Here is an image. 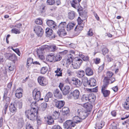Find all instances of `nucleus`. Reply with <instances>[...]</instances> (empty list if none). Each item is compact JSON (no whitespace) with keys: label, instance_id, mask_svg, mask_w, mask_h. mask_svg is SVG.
Returning a JSON list of instances; mask_svg holds the SVG:
<instances>
[{"label":"nucleus","instance_id":"obj_15","mask_svg":"<svg viewBox=\"0 0 129 129\" xmlns=\"http://www.w3.org/2000/svg\"><path fill=\"white\" fill-rule=\"evenodd\" d=\"M108 78L105 77L103 80L104 84L102 87V90H106L105 89L107 87L109 83L110 82L109 81H108Z\"/></svg>","mask_w":129,"mask_h":129},{"label":"nucleus","instance_id":"obj_18","mask_svg":"<svg viewBox=\"0 0 129 129\" xmlns=\"http://www.w3.org/2000/svg\"><path fill=\"white\" fill-rule=\"evenodd\" d=\"M8 56L9 59L13 61L14 63H15V61L17 60V57L15 54L9 53Z\"/></svg>","mask_w":129,"mask_h":129},{"label":"nucleus","instance_id":"obj_25","mask_svg":"<svg viewBox=\"0 0 129 129\" xmlns=\"http://www.w3.org/2000/svg\"><path fill=\"white\" fill-rule=\"evenodd\" d=\"M104 122L101 121L100 122H97L96 124L95 129H101L102 128L104 125Z\"/></svg>","mask_w":129,"mask_h":129},{"label":"nucleus","instance_id":"obj_27","mask_svg":"<svg viewBox=\"0 0 129 129\" xmlns=\"http://www.w3.org/2000/svg\"><path fill=\"white\" fill-rule=\"evenodd\" d=\"M53 31L51 29L47 28L46 29V36L47 37H49L52 34Z\"/></svg>","mask_w":129,"mask_h":129},{"label":"nucleus","instance_id":"obj_12","mask_svg":"<svg viewBox=\"0 0 129 129\" xmlns=\"http://www.w3.org/2000/svg\"><path fill=\"white\" fill-rule=\"evenodd\" d=\"M55 23V22L52 20H48L46 21L47 25L53 29H55L57 27Z\"/></svg>","mask_w":129,"mask_h":129},{"label":"nucleus","instance_id":"obj_13","mask_svg":"<svg viewBox=\"0 0 129 129\" xmlns=\"http://www.w3.org/2000/svg\"><path fill=\"white\" fill-rule=\"evenodd\" d=\"M72 81L73 84L76 86L77 87H79L82 84V82L78 79L73 78L72 79Z\"/></svg>","mask_w":129,"mask_h":129},{"label":"nucleus","instance_id":"obj_62","mask_svg":"<svg viewBox=\"0 0 129 129\" xmlns=\"http://www.w3.org/2000/svg\"><path fill=\"white\" fill-rule=\"evenodd\" d=\"M106 58L107 61L108 62L111 61L112 59L110 57H109L108 55L107 56Z\"/></svg>","mask_w":129,"mask_h":129},{"label":"nucleus","instance_id":"obj_24","mask_svg":"<svg viewBox=\"0 0 129 129\" xmlns=\"http://www.w3.org/2000/svg\"><path fill=\"white\" fill-rule=\"evenodd\" d=\"M86 74L88 76H90L92 75L93 74V71L90 68L87 67L85 70Z\"/></svg>","mask_w":129,"mask_h":129},{"label":"nucleus","instance_id":"obj_29","mask_svg":"<svg viewBox=\"0 0 129 129\" xmlns=\"http://www.w3.org/2000/svg\"><path fill=\"white\" fill-rule=\"evenodd\" d=\"M62 71V70L60 68H57L56 70L55 71V73H56L55 76L58 77L62 76V74L61 72Z\"/></svg>","mask_w":129,"mask_h":129},{"label":"nucleus","instance_id":"obj_17","mask_svg":"<svg viewBox=\"0 0 129 129\" xmlns=\"http://www.w3.org/2000/svg\"><path fill=\"white\" fill-rule=\"evenodd\" d=\"M83 107L85 108L87 111H90L92 109V106L90 103H86L83 104Z\"/></svg>","mask_w":129,"mask_h":129},{"label":"nucleus","instance_id":"obj_19","mask_svg":"<svg viewBox=\"0 0 129 129\" xmlns=\"http://www.w3.org/2000/svg\"><path fill=\"white\" fill-rule=\"evenodd\" d=\"M79 114L82 120L84 119L88 116L87 113L85 111H80L79 113Z\"/></svg>","mask_w":129,"mask_h":129},{"label":"nucleus","instance_id":"obj_8","mask_svg":"<svg viewBox=\"0 0 129 129\" xmlns=\"http://www.w3.org/2000/svg\"><path fill=\"white\" fill-rule=\"evenodd\" d=\"M55 103V106L57 108L60 109L65 104V102L62 101H58L56 99L53 100Z\"/></svg>","mask_w":129,"mask_h":129},{"label":"nucleus","instance_id":"obj_56","mask_svg":"<svg viewBox=\"0 0 129 129\" xmlns=\"http://www.w3.org/2000/svg\"><path fill=\"white\" fill-rule=\"evenodd\" d=\"M52 129H62L61 127L58 125H54L52 127Z\"/></svg>","mask_w":129,"mask_h":129},{"label":"nucleus","instance_id":"obj_57","mask_svg":"<svg viewBox=\"0 0 129 129\" xmlns=\"http://www.w3.org/2000/svg\"><path fill=\"white\" fill-rule=\"evenodd\" d=\"M68 52V50H66L60 52V54L61 55H64L67 54Z\"/></svg>","mask_w":129,"mask_h":129},{"label":"nucleus","instance_id":"obj_37","mask_svg":"<svg viewBox=\"0 0 129 129\" xmlns=\"http://www.w3.org/2000/svg\"><path fill=\"white\" fill-rule=\"evenodd\" d=\"M81 100L82 101L86 102L87 101H88V96L86 95L83 94L81 98Z\"/></svg>","mask_w":129,"mask_h":129},{"label":"nucleus","instance_id":"obj_43","mask_svg":"<svg viewBox=\"0 0 129 129\" xmlns=\"http://www.w3.org/2000/svg\"><path fill=\"white\" fill-rule=\"evenodd\" d=\"M8 108V105L7 103H5L4 108V109L3 111V114H4L5 115L6 113L7 110V109Z\"/></svg>","mask_w":129,"mask_h":129},{"label":"nucleus","instance_id":"obj_36","mask_svg":"<svg viewBox=\"0 0 129 129\" xmlns=\"http://www.w3.org/2000/svg\"><path fill=\"white\" fill-rule=\"evenodd\" d=\"M102 92L104 96L105 97L109 95L110 93V91L109 90H102Z\"/></svg>","mask_w":129,"mask_h":129},{"label":"nucleus","instance_id":"obj_10","mask_svg":"<svg viewBox=\"0 0 129 129\" xmlns=\"http://www.w3.org/2000/svg\"><path fill=\"white\" fill-rule=\"evenodd\" d=\"M38 80L39 83L42 86L46 85L47 83L46 79L42 76L39 77L38 78Z\"/></svg>","mask_w":129,"mask_h":129},{"label":"nucleus","instance_id":"obj_64","mask_svg":"<svg viewBox=\"0 0 129 129\" xmlns=\"http://www.w3.org/2000/svg\"><path fill=\"white\" fill-rule=\"evenodd\" d=\"M109 129H117L116 126L114 125H112L111 126Z\"/></svg>","mask_w":129,"mask_h":129},{"label":"nucleus","instance_id":"obj_3","mask_svg":"<svg viewBox=\"0 0 129 129\" xmlns=\"http://www.w3.org/2000/svg\"><path fill=\"white\" fill-rule=\"evenodd\" d=\"M82 82L84 86L86 87H92L96 85V81L93 78H91L88 80L87 77H84L82 79Z\"/></svg>","mask_w":129,"mask_h":129},{"label":"nucleus","instance_id":"obj_28","mask_svg":"<svg viewBox=\"0 0 129 129\" xmlns=\"http://www.w3.org/2000/svg\"><path fill=\"white\" fill-rule=\"evenodd\" d=\"M75 13L73 11H71L69 12L68 14V18L70 19H73L75 17Z\"/></svg>","mask_w":129,"mask_h":129},{"label":"nucleus","instance_id":"obj_38","mask_svg":"<svg viewBox=\"0 0 129 129\" xmlns=\"http://www.w3.org/2000/svg\"><path fill=\"white\" fill-rule=\"evenodd\" d=\"M82 19L83 20H85L87 18V13L86 12H82L80 15Z\"/></svg>","mask_w":129,"mask_h":129},{"label":"nucleus","instance_id":"obj_31","mask_svg":"<svg viewBox=\"0 0 129 129\" xmlns=\"http://www.w3.org/2000/svg\"><path fill=\"white\" fill-rule=\"evenodd\" d=\"M62 111L63 115H67L70 112L69 109L68 108L66 107H64L62 108Z\"/></svg>","mask_w":129,"mask_h":129},{"label":"nucleus","instance_id":"obj_21","mask_svg":"<svg viewBox=\"0 0 129 129\" xmlns=\"http://www.w3.org/2000/svg\"><path fill=\"white\" fill-rule=\"evenodd\" d=\"M54 54L52 53L47 56L46 59L48 61L52 62L54 60Z\"/></svg>","mask_w":129,"mask_h":129},{"label":"nucleus","instance_id":"obj_39","mask_svg":"<svg viewBox=\"0 0 129 129\" xmlns=\"http://www.w3.org/2000/svg\"><path fill=\"white\" fill-rule=\"evenodd\" d=\"M11 31L12 33L16 34H19L20 33V28H14L12 29Z\"/></svg>","mask_w":129,"mask_h":129},{"label":"nucleus","instance_id":"obj_22","mask_svg":"<svg viewBox=\"0 0 129 129\" xmlns=\"http://www.w3.org/2000/svg\"><path fill=\"white\" fill-rule=\"evenodd\" d=\"M45 46L46 49H48L50 51H54L57 49V48L55 45L50 46L45 45Z\"/></svg>","mask_w":129,"mask_h":129},{"label":"nucleus","instance_id":"obj_6","mask_svg":"<svg viewBox=\"0 0 129 129\" xmlns=\"http://www.w3.org/2000/svg\"><path fill=\"white\" fill-rule=\"evenodd\" d=\"M34 30L38 36L41 37L43 33L42 28L40 26L38 25L34 26Z\"/></svg>","mask_w":129,"mask_h":129},{"label":"nucleus","instance_id":"obj_47","mask_svg":"<svg viewBox=\"0 0 129 129\" xmlns=\"http://www.w3.org/2000/svg\"><path fill=\"white\" fill-rule=\"evenodd\" d=\"M47 5H52L55 3L54 0H47Z\"/></svg>","mask_w":129,"mask_h":129},{"label":"nucleus","instance_id":"obj_49","mask_svg":"<svg viewBox=\"0 0 129 129\" xmlns=\"http://www.w3.org/2000/svg\"><path fill=\"white\" fill-rule=\"evenodd\" d=\"M36 24H41L42 23V22L40 18H39L37 19L35 21Z\"/></svg>","mask_w":129,"mask_h":129},{"label":"nucleus","instance_id":"obj_30","mask_svg":"<svg viewBox=\"0 0 129 129\" xmlns=\"http://www.w3.org/2000/svg\"><path fill=\"white\" fill-rule=\"evenodd\" d=\"M57 33L58 35L60 37H63L66 35L65 30H59L58 31H57Z\"/></svg>","mask_w":129,"mask_h":129},{"label":"nucleus","instance_id":"obj_44","mask_svg":"<svg viewBox=\"0 0 129 129\" xmlns=\"http://www.w3.org/2000/svg\"><path fill=\"white\" fill-rule=\"evenodd\" d=\"M26 129H34V128L31 125L29 122H27L26 124Z\"/></svg>","mask_w":129,"mask_h":129},{"label":"nucleus","instance_id":"obj_46","mask_svg":"<svg viewBox=\"0 0 129 129\" xmlns=\"http://www.w3.org/2000/svg\"><path fill=\"white\" fill-rule=\"evenodd\" d=\"M107 77H107L108 78V81H109V78L111 77L113 75L112 73L111 72H108L107 73Z\"/></svg>","mask_w":129,"mask_h":129},{"label":"nucleus","instance_id":"obj_42","mask_svg":"<svg viewBox=\"0 0 129 129\" xmlns=\"http://www.w3.org/2000/svg\"><path fill=\"white\" fill-rule=\"evenodd\" d=\"M33 59L31 58H28L27 61V65L28 66H29L30 64H32V63H33Z\"/></svg>","mask_w":129,"mask_h":129},{"label":"nucleus","instance_id":"obj_58","mask_svg":"<svg viewBox=\"0 0 129 129\" xmlns=\"http://www.w3.org/2000/svg\"><path fill=\"white\" fill-rule=\"evenodd\" d=\"M23 123L22 122H19L18 124V126L19 128H21L23 125Z\"/></svg>","mask_w":129,"mask_h":129},{"label":"nucleus","instance_id":"obj_45","mask_svg":"<svg viewBox=\"0 0 129 129\" xmlns=\"http://www.w3.org/2000/svg\"><path fill=\"white\" fill-rule=\"evenodd\" d=\"M47 104L46 103H44L41 104V106L42 110L43 111L45 110L47 106Z\"/></svg>","mask_w":129,"mask_h":129},{"label":"nucleus","instance_id":"obj_59","mask_svg":"<svg viewBox=\"0 0 129 129\" xmlns=\"http://www.w3.org/2000/svg\"><path fill=\"white\" fill-rule=\"evenodd\" d=\"M23 90L22 88H19L17 89L16 91V92H19V93H22Z\"/></svg>","mask_w":129,"mask_h":129},{"label":"nucleus","instance_id":"obj_5","mask_svg":"<svg viewBox=\"0 0 129 129\" xmlns=\"http://www.w3.org/2000/svg\"><path fill=\"white\" fill-rule=\"evenodd\" d=\"M79 91L78 90L76 89L68 95V98L69 99H70L73 97L75 99H77L79 98Z\"/></svg>","mask_w":129,"mask_h":129},{"label":"nucleus","instance_id":"obj_16","mask_svg":"<svg viewBox=\"0 0 129 129\" xmlns=\"http://www.w3.org/2000/svg\"><path fill=\"white\" fill-rule=\"evenodd\" d=\"M46 49L45 45L39 47L37 50V52L38 55L43 54L45 52V51Z\"/></svg>","mask_w":129,"mask_h":129},{"label":"nucleus","instance_id":"obj_55","mask_svg":"<svg viewBox=\"0 0 129 129\" xmlns=\"http://www.w3.org/2000/svg\"><path fill=\"white\" fill-rule=\"evenodd\" d=\"M4 100H5L6 103L7 104L9 103L10 101V98L9 97L7 96L5 97V98H4Z\"/></svg>","mask_w":129,"mask_h":129},{"label":"nucleus","instance_id":"obj_33","mask_svg":"<svg viewBox=\"0 0 129 129\" xmlns=\"http://www.w3.org/2000/svg\"><path fill=\"white\" fill-rule=\"evenodd\" d=\"M123 106L124 108L126 109L129 108V97L126 99V101L125 102Z\"/></svg>","mask_w":129,"mask_h":129},{"label":"nucleus","instance_id":"obj_11","mask_svg":"<svg viewBox=\"0 0 129 129\" xmlns=\"http://www.w3.org/2000/svg\"><path fill=\"white\" fill-rule=\"evenodd\" d=\"M72 6L73 8L77 9L78 11H81L82 10V8H80V6L79 3H77L76 0H73L71 3Z\"/></svg>","mask_w":129,"mask_h":129},{"label":"nucleus","instance_id":"obj_53","mask_svg":"<svg viewBox=\"0 0 129 129\" xmlns=\"http://www.w3.org/2000/svg\"><path fill=\"white\" fill-rule=\"evenodd\" d=\"M102 51L103 55H104L108 52V50L107 48H104L103 49Z\"/></svg>","mask_w":129,"mask_h":129},{"label":"nucleus","instance_id":"obj_14","mask_svg":"<svg viewBox=\"0 0 129 129\" xmlns=\"http://www.w3.org/2000/svg\"><path fill=\"white\" fill-rule=\"evenodd\" d=\"M53 93L55 97L59 99L62 98V95L61 92L59 89H55L54 90Z\"/></svg>","mask_w":129,"mask_h":129},{"label":"nucleus","instance_id":"obj_20","mask_svg":"<svg viewBox=\"0 0 129 129\" xmlns=\"http://www.w3.org/2000/svg\"><path fill=\"white\" fill-rule=\"evenodd\" d=\"M70 88L68 86H66L64 87L63 89L62 90L63 94V95H66L69 93Z\"/></svg>","mask_w":129,"mask_h":129},{"label":"nucleus","instance_id":"obj_26","mask_svg":"<svg viewBox=\"0 0 129 129\" xmlns=\"http://www.w3.org/2000/svg\"><path fill=\"white\" fill-rule=\"evenodd\" d=\"M88 97V101L90 102H94L95 99V96L93 93L90 94Z\"/></svg>","mask_w":129,"mask_h":129},{"label":"nucleus","instance_id":"obj_60","mask_svg":"<svg viewBox=\"0 0 129 129\" xmlns=\"http://www.w3.org/2000/svg\"><path fill=\"white\" fill-rule=\"evenodd\" d=\"M73 56L71 54H69L68 55L67 59H73Z\"/></svg>","mask_w":129,"mask_h":129},{"label":"nucleus","instance_id":"obj_32","mask_svg":"<svg viewBox=\"0 0 129 129\" xmlns=\"http://www.w3.org/2000/svg\"><path fill=\"white\" fill-rule=\"evenodd\" d=\"M75 24L74 23L70 22L67 25V28L68 31H69L72 29L74 26H75Z\"/></svg>","mask_w":129,"mask_h":129},{"label":"nucleus","instance_id":"obj_61","mask_svg":"<svg viewBox=\"0 0 129 129\" xmlns=\"http://www.w3.org/2000/svg\"><path fill=\"white\" fill-rule=\"evenodd\" d=\"M59 87L60 90L61 91L63 89L64 87L63 86V84L60 83L59 86Z\"/></svg>","mask_w":129,"mask_h":129},{"label":"nucleus","instance_id":"obj_52","mask_svg":"<svg viewBox=\"0 0 129 129\" xmlns=\"http://www.w3.org/2000/svg\"><path fill=\"white\" fill-rule=\"evenodd\" d=\"M83 20L82 18H81L80 17H79L78 19V23L79 24H84L83 23Z\"/></svg>","mask_w":129,"mask_h":129},{"label":"nucleus","instance_id":"obj_7","mask_svg":"<svg viewBox=\"0 0 129 129\" xmlns=\"http://www.w3.org/2000/svg\"><path fill=\"white\" fill-rule=\"evenodd\" d=\"M82 61L80 58L76 59L74 62H72V67L75 69H78L82 63Z\"/></svg>","mask_w":129,"mask_h":129},{"label":"nucleus","instance_id":"obj_9","mask_svg":"<svg viewBox=\"0 0 129 129\" xmlns=\"http://www.w3.org/2000/svg\"><path fill=\"white\" fill-rule=\"evenodd\" d=\"M33 95L34 99L36 100L37 101L40 100L41 96L40 93L39 91H38L37 89H35L33 90Z\"/></svg>","mask_w":129,"mask_h":129},{"label":"nucleus","instance_id":"obj_23","mask_svg":"<svg viewBox=\"0 0 129 129\" xmlns=\"http://www.w3.org/2000/svg\"><path fill=\"white\" fill-rule=\"evenodd\" d=\"M67 25L66 23L65 22H62L59 24L58 28L59 30H65Z\"/></svg>","mask_w":129,"mask_h":129},{"label":"nucleus","instance_id":"obj_51","mask_svg":"<svg viewBox=\"0 0 129 129\" xmlns=\"http://www.w3.org/2000/svg\"><path fill=\"white\" fill-rule=\"evenodd\" d=\"M62 57L58 54L55 57V60L56 61H59L61 59Z\"/></svg>","mask_w":129,"mask_h":129},{"label":"nucleus","instance_id":"obj_1","mask_svg":"<svg viewBox=\"0 0 129 129\" xmlns=\"http://www.w3.org/2000/svg\"><path fill=\"white\" fill-rule=\"evenodd\" d=\"M73 121L71 120H68L63 124L65 129H73L76 125L75 123H78L82 121V120L78 116H75L73 118Z\"/></svg>","mask_w":129,"mask_h":129},{"label":"nucleus","instance_id":"obj_40","mask_svg":"<svg viewBox=\"0 0 129 129\" xmlns=\"http://www.w3.org/2000/svg\"><path fill=\"white\" fill-rule=\"evenodd\" d=\"M77 73L78 76L80 78L82 77L84 75V72L83 70L78 71Z\"/></svg>","mask_w":129,"mask_h":129},{"label":"nucleus","instance_id":"obj_41","mask_svg":"<svg viewBox=\"0 0 129 129\" xmlns=\"http://www.w3.org/2000/svg\"><path fill=\"white\" fill-rule=\"evenodd\" d=\"M48 69L46 67H44L42 68L41 70V73L42 74H44L47 71Z\"/></svg>","mask_w":129,"mask_h":129},{"label":"nucleus","instance_id":"obj_63","mask_svg":"<svg viewBox=\"0 0 129 129\" xmlns=\"http://www.w3.org/2000/svg\"><path fill=\"white\" fill-rule=\"evenodd\" d=\"M15 52L17 53V54L19 56L20 55V53L19 49H15Z\"/></svg>","mask_w":129,"mask_h":129},{"label":"nucleus","instance_id":"obj_54","mask_svg":"<svg viewBox=\"0 0 129 129\" xmlns=\"http://www.w3.org/2000/svg\"><path fill=\"white\" fill-rule=\"evenodd\" d=\"M93 35V33L91 29H90L87 33V35L89 36H91Z\"/></svg>","mask_w":129,"mask_h":129},{"label":"nucleus","instance_id":"obj_48","mask_svg":"<svg viewBox=\"0 0 129 129\" xmlns=\"http://www.w3.org/2000/svg\"><path fill=\"white\" fill-rule=\"evenodd\" d=\"M15 95L16 98H18L19 99L22 97V93L16 92L15 94Z\"/></svg>","mask_w":129,"mask_h":129},{"label":"nucleus","instance_id":"obj_34","mask_svg":"<svg viewBox=\"0 0 129 129\" xmlns=\"http://www.w3.org/2000/svg\"><path fill=\"white\" fill-rule=\"evenodd\" d=\"M60 113L59 112H57L55 111L54 112V113L52 116V117L53 119H56L59 118V116Z\"/></svg>","mask_w":129,"mask_h":129},{"label":"nucleus","instance_id":"obj_35","mask_svg":"<svg viewBox=\"0 0 129 129\" xmlns=\"http://www.w3.org/2000/svg\"><path fill=\"white\" fill-rule=\"evenodd\" d=\"M79 56L84 61H87L89 60V57L87 56H84L82 54H80Z\"/></svg>","mask_w":129,"mask_h":129},{"label":"nucleus","instance_id":"obj_50","mask_svg":"<svg viewBox=\"0 0 129 129\" xmlns=\"http://www.w3.org/2000/svg\"><path fill=\"white\" fill-rule=\"evenodd\" d=\"M79 25L76 26H78V29L80 30L81 31L83 30V27L84 26V24H79Z\"/></svg>","mask_w":129,"mask_h":129},{"label":"nucleus","instance_id":"obj_4","mask_svg":"<svg viewBox=\"0 0 129 129\" xmlns=\"http://www.w3.org/2000/svg\"><path fill=\"white\" fill-rule=\"evenodd\" d=\"M22 105V102H19L16 104L15 103L14 104H11L9 106V110L12 113L16 112V108L18 106L19 108H21Z\"/></svg>","mask_w":129,"mask_h":129},{"label":"nucleus","instance_id":"obj_2","mask_svg":"<svg viewBox=\"0 0 129 129\" xmlns=\"http://www.w3.org/2000/svg\"><path fill=\"white\" fill-rule=\"evenodd\" d=\"M37 113V110L36 108L32 107L30 110H27L25 112L26 116L30 120H32L36 119Z\"/></svg>","mask_w":129,"mask_h":129}]
</instances>
